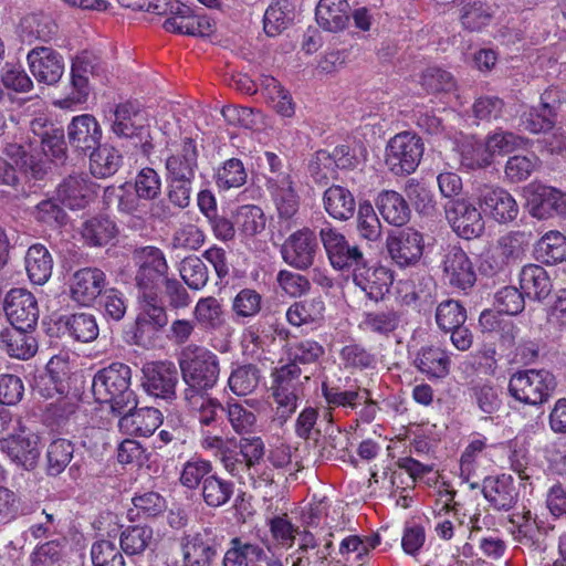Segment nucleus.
<instances>
[{"label": "nucleus", "mask_w": 566, "mask_h": 566, "mask_svg": "<svg viewBox=\"0 0 566 566\" xmlns=\"http://www.w3.org/2000/svg\"><path fill=\"white\" fill-rule=\"evenodd\" d=\"M3 311L12 327L0 333V350L36 354L38 342L31 333L40 314L35 296L22 287L11 289L4 296Z\"/></svg>", "instance_id": "f257e3e1"}, {"label": "nucleus", "mask_w": 566, "mask_h": 566, "mask_svg": "<svg viewBox=\"0 0 566 566\" xmlns=\"http://www.w3.org/2000/svg\"><path fill=\"white\" fill-rule=\"evenodd\" d=\"M0 450L18 467L35 468L40 458V437L20 417L0 411Z\"/></svg>", "instance_id": "f03ea898"}, {"label": "nucleus", "mask_w": 566, "mask_h": 566, "mask_svg": "<svg viewBox=\"0 0 566 566\" xmlns=\"http://www.w3.org/2000/svg\"><path fill=\"white\" fill-rule=\"evenodd\" d=\"M132 371L127 365L115 363L99 370L93 378L92 392L99 403H108L114 413L126 412L135 406L136 399L130 389Z\"/></svg>", "instance_id": "7ed1b4c3"}, {"label": "nucleus", "mask_w": 566, "mask_h": 566, "mask_svg": "<svg viewBox=\"0 0 566 566\" xmlns=\"http://www.w3.org/2000/svg\"><path fill=\"white\" fill-rule=\"evenodd\" d=\"M556 387L552 373L545 369H524L514 373L509 382V390L516 400L525 405L545 402Z\"/></svg>", "instance_id": "20e7f679"}, {"label": "nucleus", "mask_w": 566, "mask_h": 566, "mask_svg": "<svg viewBox=\"0 0 566 566\" xmlns=\"http://www.w3.org/2000/svg\"><path fill=\"white\" fill-rule=\"evenodd\" d=\"M168 316L157 295L143 291L138 297L135 331L130 340L143 347L153 344L157 333L167 325Z\"/></svg>", "instance_id": "39448f33"}, {"label": "nucleus", "mask_w": 566, "mask_h": 566, "mask_svg": "<svg viewBox=\"0 0 566 566\" xmlns=\"http://www.w3.org/2000/svg\"><path fill=\"white\" fill-rule=\"evenodd\" d=\"M423 155V143L411 133L395 135L387 144L385 163L395 175H408L416 170Z\"/></svg>", "instance_id": "423d86ee"}, {"label": "nucleus", "mask_w": 566, "mask_h": 566, "mask_svg": "<svg viewBox=\"0 0 566 566\" xmlns=\"http://www.w3.org/2000/svg\"><path fill=\"white\" fill-rule=\"evenodd\" d=\"M97 75V67L91 55L78 54L71 65V91L64 97L56 99L54 105L62 109H74L84 104L90 95V76Z\"/></svg>", "instance_id": "0eeeda50"}, {"label": "nucleus", "mask_w": 566, "mask_h": 566, "mask_svg": "<svg viewBox=\"0 0 566 566\" xmlns=\"http://www.w3.org/2000/svg\"><path fill=\"white\" fill-rule=\"evenodd\" d=\"M322 395L329 409L343 408L354 410L365 405L366 420L369 421L374 417L375 403L370 398V392L357 384L342 386L324 380L322 382Z\"/></svg>", "instance_id": "6e6552de"}, {"label": "nucleus", "mask_w": 566, "mask_h": 566, "mask_svg": "<svg viewBox=\"0 0 566 566\" xmlns=\"http://www.w3.org/2000/svg\"><path fill=\"white\" fill-rule=\"evenodd\" d=\"M220 542L210 527L185 535L180 539L182 566H211Z\"/></svg>", "instance_id": "1a4fd4ad"}, {"label": "nucleus", "mask_w": 566, "mask_h": 566, "mask_svg": "<svg viewBox=\"0 0 566 566\" xmlns=\"http://www.w3.org/2000/svg\"><path fill=\"white\" fill-rule=\"evenodd\" d=\"M523 193L527 211L536 219L544 220L566 213V195L553 187L530 184Z\"/></svg>", "instance_id": "9d476101"}, {"label": "nucleus", "mask_w": 566, "mask_h": 566, "mask_svg": "<svg viewBox=\"0 0 566 566\" xmlns=\"http://www.w3.org/2000/svg\"><path fill=\"white\" fill-rule=\"evenodd\" d=\"M446 218L457 235L471 240L484 232V220L479 209L468 199L450 201L446 207Z\"/></svg>", "instance_id": "9b49d317"}, {"label": "nucleus", "mask_w": 566, "mask_h": 566, "mask_svg": "<svg viewBox=\"0 0 566 566\" xmlns=\"http://www.w3.org/2000/svg\"><path fill=\"white\" fill-rule=\"evenodd\" d=\"M27 63L36 82L48 86L57 84L65 71L62 54L49 46H35L30 50Z\"/></svg>", "instance_id": "f8f14e48"}, {"label": "nucleus", "mask_w": 566, "mask_h": 566, "mask_svg": "<svg viewBox=\"0 0 566 566\" xmlns=\"http://www.w3.org/2000/svg\"><path fill=\"white\" fill-rule=\"evenodd\" d=\"M441 270L443 281L454 289L465 291L476 281L473 263L459 247L449 248L442 256Z\"/></svg>", "instance_id": "ddd939ff"}, {"label": "nucleus", "mask_w": 566, "mask_h": 566, "mask_svg": "<svg viewBox=\"0 0 566 566\" xmlns=\"http://www.w3.org/2000/svg\"><path fill=\"white\" fill-rule=\"evenodd\" d=\"M353 280L365 295L375 302L385 297L394 282L391 271L382 265H366L364 260L354 266Z\"/></svg>", "instance_id": "4468645a"}, {"label": "nucleus", "mask_w": 566, "mask_h": 566, "mask_svg": "<svg viewBox=\"0 0 566 566\" xmlns=\"http://www.w3.org/2000/svg\"><path fill=\"white\" fill-rule=\"evenodd\" d=\"M386 244L390 258L399 266L416 264L423 253L422 234L410 228L390 233Z\"/></svg>", "instance_id": "2eb2a0df"}, {"label": "nucleus", "mask_w": 566, "mask_h": 566, "mask_svg": "<svg viewBox=\"0 0 566 566\" xmlns=\"http://www.w3.org/2000/svg\"><path fill=\"white\" fill-rule=\"evenodd\" d=\"M184 380L192 391L213 387L219 376V365L214 356H184L180 360Z\"/></svg>", "instance_id": "dca6fc26"}, {"label": "nucleus", "mask_w": 566, "mask_h": 566, "mask_svg": "<svg viewBox=\"0 0 566 566\" xmlns=\"http://www.w3.org/2000/svg\"><path fill=\"white\" fill-rule=\"evenodd\" d=\"M143 374V386L149 395L166 400L175 398L178 373L174 364L148 363L144 366Z\"/></svg>", "instance_id": "f3484780"}, {"label": "nucleus", "mask_w": 566, "mask_h": 566, "mask_svg": "<svg viewBox=\"0 0 566 566\" xmlns=\"http://www.w3.org/2000/svg\"><path fill=\"white\" fill-rule=\"evenodd\" d=\"M316 251V235L307 228L292 233L282 245L283 260L298 270H305L313 264Z\"/></svg>", "instance_id": "a211bd4d"}, {"label": "nucleus", "mask_w": 566, "mask_h": 566, "mask_svg": "<svg viewBox=\"0 0 566 566\" xmlns=\"http://www.w3.org/2000/svg\"><path fill=\"white\" fill-rule=\"evenodd\" d=\"M319 238L334 269L353 268L357 262L363 261V253L358 248L349 245L344 234L336 229L332 227L321 229Z\"/></svg>", "instance_id": "6ab92c4d"}, {"label": "nucleus", "mask_w": 566, "mask_h": 566, "mask_svg": "<svg viewBox=\"0 0 566 566\" xmlns=\"http://www.w3.org/2000/svg\"><path fill=\"white\" fill-rule=\"evenodd\" d=\"M478 200L482 210L499 223L512 222L518 214L516 200L503 188L484 186Z\"/></svg>", "instance_id": "aec40b11"}, {"label": "nucleus", "mask_w": 566, "mask_h": 566, "mask_svg": "<svg viewBox=\"0 0 566 566\" xmlns=\"http://www.w3.org/2000/svg\"><path fill=\"white\" fill-rule=\"evenodd\" d=\"M138 265L136 281L142 291L149 292L158 282L166 277L168 264L164 253L155 247H145L136 252Z\"/></svg>", "instance_id": "412c9836"}, {"label": "nucleus", "mask_w": 566, "mask_h": 566, "mask_svg": "<svg viewBox=\"0 0 566 566\" xmlns=\"http://www.w3.org/2000/svg\"><path fill=\"white\" fill-rule=\"evenodd\" d=\"M558 105V91L556 88L544 91L539 105L523 114L522 126L533 134L549 132L555 126Z\"/></svg>", "instance_id": "4be33fe9"}, {"label": "nucleus", "mask_w": 566, "mask_h": 566, "mask_svg": "<svg viewBox=\"0 0 566 566\" xmlns=\"http://www.w3.org/2000/svg\"><path fill=\"white\" fill-rule=\"evenodd\" d=\"M105 284L106 275L99 269H81L70 280L71 297L77 304L88 306L101 295Z\"/></svg>", "instance_id": "5701e85b"}, {"label": "nucleus", "mask_w": 566, "mask_h": 566, "mask_svg": "<svg viewBox=\"0 0 566 566\" xmlns=\"http://www.w3.org/2000/svg\"><path fill=\"white\" fill-rule=\"evenodd\" d=\"M175 17L165 21V29L193 36H210L216 31V23L207 15L193 14L186 4H176Z\"/></svg>", "instance_id": "b1692460"}, {"label": "nucleus", "mask_w": 566, "mask_h": 566, "mask_svg": "<svg viewBox=\"0 0 566 566\" xmlns=\"http://www.w3.org/2000/svg\"><path fill=\"white\" fill-rule=\"evenodd\" d=\"M102 139V127L91 114L74 116L67 125V140L78 151L95 148Z\"/></svg>", "instance_id": "393cba45"}, {"label": "nucleus", "mask_w": 566, "mask_h": 566, "mask_svg": "<svg viewBox=\"0 0 566 566\" xmlns=\"http://www.w3.org/2000/svg\"><path fill=\"white\" fill-rule=\"evenodd\" d=\"M354 158L346 146L336 147L332 153L318 150L310 164L312 176L319 182L336 178L337 169L352 167Z\"/></svg>", "instance_id": "a878e982"}, {"label": "nucleus", "mask_w": 566, "mask_h": 566, "mask_svg": "<svg viewBox=\"0 0 566 566\" xmlns=\"http://www.w3.org/2000/svg\"><path fill=\"white\" fill-rule=\"evenodd\" d=\"M136 405L126 408L128 412L119 419V430L129 436H151L163 422L161 412L156 408L134 409Z\"/></svg>", "instance_id": "bb28decb"}, {"label": "nucleus", "mask_w": 566, "mask_h": 566, "mask_svg": "<svg viewBox=\"0 0 566 566\" xmlns=\"http://www.w3.org/2000/svg\"><path fill=\"white\" fill-rule=\"evenodd\" d=\"M115 118L112 130L115 135L125 138H133L146 135L148 126L147 114L132 103H123L115 109Z\"/></svg>", "instance_id": "cd10ccee"}, {"label": "nucleus", "mask_w": 566, "mask_h": 566, "mask_svg": "<svg viewBox=\"0 0 566 566\" xmlns=\"http://www.w3.org/2000/svg\"><path fill=\"white\" fill-rule=\"evenodd\" d=\"M170 180H192L197 168V148L191 139L176 146L166 160Z\"/></svg>", "instance_id": "c85d7f7f"}, {"label": "nucleus", "mask_w": 566, "mask_h": 566, "mask_svg": "<svg viewBox=\"0 0 566 566\" xmlns=\"http://www.w3.org/2000/svg\"><path fill=\"white\" fill-rule=\"evenodd\" d=\"M454 138V149L459 153L460 165L465 170H476L489 167L493 164L484 143L476 142L473 137L457 133Z\"/></svg>", "instance_id": "c756f323"}, {"label": "nucleus", "mask_w": 566, "mask_h": 566, "mask_svg": "<svg viewBox=\"0 0 566 566\" xmlns=\"http://www.w3.org/2000/svg\"><path fill=\"white\" fill-rule=\"evenodd\" d=\"M483 495L496 510H511L516 502V490L509 475L489 476L483 481Z\"/></svg>", "instance_id": "7c9ffc66"}, {"label": "nucleus", "mask_w": 566, "mask_h": 566, "mask_svg": "<svg viewBox=\"0 0 566 566\" xmlns=\"http://www.w3.org/2000/svg\"><path fill=\"white\" fill-rule=\"evenodd\" d=\"M158 538L154 530L148 525H132L120 533L119 544L128 556L142 555L146 551H154Z\"/></svg>", "instance_id": "2f4dec72"}, {"label": "nucleus", "mask_w": 566, "mask_h": 566, "mask_svg": "<svg viewBox=\"0 0 566 566\" xmlns=\"http://www.w3.org/2000/svg\"><path fill=\"white\" fill-rule=\"evenodd\" d=\"M315 17L318 25L324 30L340 31L349 21V3L347 0H319Z\"/></svg>", "instance_id": "473e14b6"}, {"label": "nucleus", "mask_w": 566, "mask_h": 566, "mask_svg": "<svg viewBox=\"0 0 566 566\" xmlns=\"http://www.w3.org/2000/svg\"><path fill=\"white\" fill-rule=\"evenodd\" d=\"M520 286L526 297L543 301L551 294L553 283L545 269L536 264H528L521 271Z\"/></svg>", "instance_id": "72a5a7b5"}, {"label": "nucleus", "mask_w": 566, "mask_h": 566, "mask_svg": "<svg viewBox=\"0 0 566 566\" xmlns=\"http://www.w3.org/2000/svg\"><path fill=\"white\" fill-rule=\"evenodd\" d=\"M265 558V552L259 544L242 537H233L229 542L222 563L223 566H253Z\"/></svg>", "instance_id": "f704fd0d"}, {"label": "nucleus", "mask_w": 566, "mask_h": 566, "mask_svg": "<svg viewBox=\"0 0 566 566\" xmlns=\"http://www.w3.org/2000/svg\"><path fill=\"white\" fill-rule=\"evenodd\" d=\"M270 189L280 216L283 218L294 216L300 201L290 175L280 174L275 178H271Z\"/></svg>", "instance_id": "c9c22d12"}, {"label": "nucleus", "mask_w": 566, "mask_h": 566, "mask_svg": "<svg viewBox=\"0 0 566 566\" xmlns=\"http://www.w3.org/2000/svg\"><path fill=\"white\" fill-rule=\"evenodd\" d=\"M325 211L335 220L346 221L354 216L355 198L352 192L342 186H331L323 196Z\"/></svg>", "instance_id": "e433bc0d"}, {"label": "nucleus", "mask_w": 566, "mask_h": 566, "mask_svg": "<svg viewBox=\"0 0 566 566\" xmlns=\"http://www.w3.org/2000/svg\"><path fill=\"white\" fill-rule=\"evenodd\" d=\"M24 262L28 277L33 284L42 285L51 277L53 260L44 245H31L27 251Z\"/></svg>", "instance_id": "4c0bfd02"}, {"label": "nucleus", "mask_w": 566, "mask_h": 566, "mask_svg": "<svg viewBox=\"0 0 566 566\" xmlns=\"http://www.w3.org/2000/svg\"><path fill=\"white\" fill-rule=\"evenodd\" d=\"M57 199L71 209L83 208L93 197L94 188L81 176H70L57 188Z\"/></svg>", "instance_id": "58836bf2"}, {"label": "nucleus", "mask_w": 566, "mask_h": 566, "mask_svg": "<svg viewBox=\"0 0 566 566\" xmlns=\"http://www.w3.org/2000/svg\"><path fill=\"white\" fill-rule=\"evenodd\" d=\"M69 371L67 356H52L46 364V375L36 382L35 390L46 398H53L54 394H63L62 380Z\"/></svg>", "instance_id": "ea45409f"}, {"label": "nucleus", "mask_w": 566, "mask_h": 566, "mask_svg": "<svg viewBox=\"0 0 566 566\" xmlns=\"http://www.w3.org/2000/svg\"><path fill=\"white\" fill-rule=\"evenodd\" d=\"M261 92L268 104L281 116L292 117L295 104L287 90L272 76L264 75L261 80Z\"/></svg>", "instance_id": "a19ab883"}, {"label": "nucleus", "mask_w": 566, "mask_h": 566, "mask_svg": "<svg viewBox=\"0 0 566 566\" xmlns=\"http://www.w3.org/2000/svg\"><path fill=\"white\" fill-rule=\"evenodd\" d=\"M377 207L382 218L390 224L400 227L409 220V207L406 200L396 191L380 193Z\"/></svg>", "instance_id": "79ce46f5"}, {"label": "nucleus", "mask_w": 566, "mask_h": 566, "mask_svg": "<svg viewBox=\"0 0 566 566\" xmlns=\"http://www.w3.org/2000/svg\"><path fill=\"white\" fill-rule=\"evenodd\" d=\"M535 256L546 264L566 260V238L558 231L546 232L535 245Z\"/></svg>", "instance_id": "37998d69"}, {"label": "nucleus", "mask_w": 566, "mask_h": 566, "mask_svg": "<svg viewBox=\"0 0 566 566\" xmlns=\"http://www.w3.org/2000/svg\"><path fill=\"white\" fill-rule=\"evenodd\" d=\"M453 497L454 494L450 491L439 492V497L433 506L436 517L440 518L437 522L436 532L443 539H450L453 536V518L457 516Z\"/></svg>", "instance_id": "c03bdc74"}, {"label": "nucleus", "mask_w": 566, "mask_h": 566, "mask_svg": "<svg viewBox=\"0 0 566 566\" xmlns=\"http://www.w3.org/2000/svg\"><path fill=\"white\" fill-rule=\"evenodd\" d=\"M324 302L321 298H311L295 302L286 311V318L294 326L316 323L323 319Z\"/></svg>", "instance_id": "a18cd8bd"}, {"label": "nucleus", "mask_w": 566, "mask_h": 566, "mask_svg": "<svg viewBox=\"0 0 566 566\" xmlns=\"http://www.w3.org/2000/svg\"><path fill=\"white\" fill-rule=\"evenodd\" d=\"M479 322L484 332H502L501 343L504 349H510L514 345L518 329L511 321L500 318L492 310H485L481 313Z\"/></svg>", "instance_id": "49530a36"}, {"label": "nucleus", "mask_w": 566, "mask_h": 566, "mask_svg": "<svg viewBox=\"0 0 566 566\" xmlns=\"http://www.w3.org/2000/svg\"><path fill=\"white\" fill-rule=\"evenodd\" d=\"M291 4L287 0H279L271 3L263 19V28L268 35L275 36L285 30L292 20Z\"/></svg>", "instance_id": "de8ad7c7"}, {"label": "nucleus", "mask_w": 566, "mask_h": 566, "mask_svg": "<svg viewBox=\"0 0 566 566\" xmlns=\"http://www.w3.org/2000/svg\"><path fill=\"white\" fill-rule=\"evenodd\" d=\"M303 395L300 387L272 386V396L275 402L276 417L285 422L296 410Z\"/></svg>", "instance_id": "09e8293b"}, {"label": "nucleus", "mask_w": 566, "mask_h": 566, "mask_svg": "<svg viewBox=\"0 0 566 566\" xmlns=\"http://www.w3.org/2000/svg\"><path fill=\"white\" fill-rule=\"evenodd\" d=\"M120 166V155L107 145L98 147L91 155L90 168L93 175L105 178L114 175Z\"/></svg>", "instance_id": "8fccbe9b"}, {"label": "nucleus", "mask_w": 566, "mask_h": 566, "mask_svg": "<svg viewBox=\"0 0 566 566\" xmlns=\"http://www.w3.org/2000/svg\"><path fill=\"white\" fill-rule=\"evenodd\" d=\"M467 319V311L454 300L441 302L436 310V322L440 329L449 332L460 327Z\"/></svg>", "instance_id": "3c124183"}, {"label": "nucleus", "mask_w": 566, "mask_h": 566, "mask_svg": "<svg viewBox=\"0 0 566 566\" xmlns=\"http://www.w3.org/2000/svg\"><path fill=\"white\" fill-rule=\"evenodd\" d=\"M233 494V484L216 475L207 476L202 484L205 502L212 507L224 505Z\"/></svg>", "instance_id": "603ef678"}, {"label": "nucleus", "mask_w": 566, "mask_h": 566, "mask_svg": "<svg viewBox=\"0 0 566 566\" xmlns=\"http://www.w3.org/2000/svg\"><path fill=\"white\" fill-rule=\"evenodd\" d=\"M193 315L199 324L208 328H218L224 321L221 303L212 296L200 298L195 306Z\"/></svg>", "instance_id": "864d4df0"}, {"label": "nucleus", "mask_w": 566, "mask_h": 566, "mask_svg": "<svg viewBox=\"0 0 566 566\" xmlns=\"http://www.w3.org/2000/svg\"><path fill=\"white\" fill-rule=\"evenodd\" d=\"M74 448L66 439H56L48 448V472L57 475L64 471L73 458Z\"/></svg>", "instance_id": "5fc2aeb1"}, {"label": "nucleus", "mask_w": 566, "mask_h": 566, "mask_svg": "<svg viewBox=\"0 0 566 566\" xmlns=\"http://www.w3.org/2000/svg\"><path fill=\"white\" fill-rule=\"evenodd\" d=\"M357 230L359 235L368 241H376L381 234V224L370 202L364 201L358 206Z\"/></svg>", "instance_id": "6e6d98bb"}, {"label": "nucleus", "mask_w": 566, "mask_h": 566, "mask_svg": "<svg viewBox=\"0 0 566 566\" xmlns=\"http://www.w3.org/2000/svg\"><path fill=\"white\" fill-rule=\"evenodd\" d=\"M238 229L247 237H253L265 228L263 211L256 206H243L235 214Z\"/></svg>", "instance_id": "4d7b16f0"}, {"label": "nucleus", "mask_w": 566, "mask_h": 566, "mask_svg": "<svg viewBox=\"0 0 566 566\" xmlns=\"http://www.w3.org/2000/svg\"><path fill=\"white\" fill-rule=\"evenodd\" d=\"M212 471L210 461L201 458H192L188 460L180 471L179 481L182 486L195 490Z\"/></svg>", "instance_id": "13d9d810"}, {"label": "nucleus", "mask_w": 566, "mask_h": 566, "mask_svg": "<svg viewBox=\"0 0 566 566\" xmlns=\"http://www.w3.org/2000/svg\"><path fill=\"white\" fill-rule=\"evenodd\" d=\"M180 275L192 290L202 289L209 279L208 269L198 256H188L181 261Z\"/></svg>", "instance_id": "bf43d9fd"}, {"label": "nucleus", "mask_w": 566, "mask_h": 566, "mask_svg": "<svg viewBox=\"0 0 566 566\" xmlns=\"http://www.w3.org/2000/svg\"><path fill=\"white\" fill-rule=\"evenodd\" d=\"M227 417L238 434L252 433L258 428L255 413L241 403H228Z\"/></svg>", "instance_id": "052dcab7"}, {"label": "nucleus", "mask_w": 566, "mask_h": 566, "mask_svg": "<svg viewBox=\"0 0 566 566\" xmlns=\"http://www.w3.org/2000/svg\"><path fill=\"white\" fill-rule=\"evenodd\" d=\"M82 233L90 244L102 245L115 235L116 227L108 218H94L84 224Z\"/></svg>", "instance_id": "680f3d73"}, {"label": "nucleus", "mask_w": 566, "mask_h": 566, "mask_svg": "<svg viewBox=\"0 0 566 566\" xmlns=\"http://www.w3.org/2000/svg\"><path fill=\"white\" fill-rule=\"evenodd\" d=\"M65 324L71 335L80 342H91L98 335V327L93 315L86 313L74 314L66 318Z\"/></svg>", "instance_id": "e2e57ef3"}, {"label": "nucleus", "mask_w": 566, "mask_h": 566, "mask_svg": "<svg viewBox=\"0 0 566 566\" xmlns=\"http://www.w3.org/2000/svg\"><path fill=\"white\" fill-rule=\"evenodd\" d=\"M421 86L429 93H452L457 83L453 76L443 70L430 67L427 69L420 80Z\"/></svg>", "instance_id": "0e129e2a"}, {"label": "nucleus", "mask_w": 566, "mask_h": 566, "mask_svg": "<svg viewBox=\"0 0 566 566\" xmlns=\"http://www.w3.org/2000/svg\"><path fill=\"white\" fill-rule=\"evenodd\" d=\"M2 85L15 93H29L34 83L21 65L7 64L1 71Z\"/></svg>", "instance_id": "69168bd1"}, {"label": "nucleus", "mask_w": 566, "mask_h": 566, "mask_svg": "<svg viewBox=\"0 0 566 566\" xmlns=\"http://www.w3.org/2000/svg\"><path fill=\"white\" fill-rule=\"evenodd\" d=\"M259 384V370L251 366L244 365L232 371L229 378L231 390L238 396H244L251 392Z\"/></svg>", "instance_id": "338daca9"}, {"label": "nucleus", "mask_w": 566, "mask_h": 566, "mask_svg": "<svg viewBox=\"0 0 566 566\" xmlns=\"http://www.w3.org/2000/svg\"><path fill=\"white\" fill-rule=\"evenodd\" d=\"M92 562L94 566H125L122 553L115 543L102 539L92 546Z\"/></svg>", "instance_id": "774afa93"}]
</instances>
